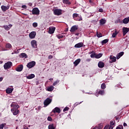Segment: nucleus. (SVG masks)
Returning <instances> with one entry per match:
<instances>
[{
  "mask_svg": "<svg viewBox=\"0 0 129 129\" xmlns=\"http://www.w3.org/2000/svg\"><path fill=\"white\" fill-rule=\"evenodd\" d=\"M12 66H13V62L11 61H8L4 65V69L5 70H8V69H10Z\"/></svg>",
  "mask_w": 129,
  "mask_h": 129,
  "instance_id": "obj_1",
  "label": "nucleus"
},
{
  "mask_svg": "<svg viewBox=\"0 0 129 129\" xmlns=\"http://www.w3.org/2000/svg\"><path fill=\"white\" fill-rule=\"evenodd\" d=\"M73 18L75 21H82V17L81 16L79 15L78 14L75 13L73 15Z\"/></svg>",
  "mask_w": 129,
  "mask_h": 129,
  "instance_id": "obj_2",
  "label": "nucleus"
},
{
  "mask_svg": "<svg viewBox=\"0 0 129 129\" xmlns=\"http://www.w3.org/2000/svg\"><path fill=\"white\" fill-rule=\"evenodd\" d=\"M53 14L55 16H61V15H62V10H61V9H55L53 11Z\"/></svg>",
  "mask_w": 129,
  "mask_h": 129,
  "instance_id": "obj_3",
  "label": "nucleus"
},
{
  "mask_svg": "<svg viewBox=\"0 0 129 129\" xmlns=\"http://www.w3.org/2000/svg\"><path fill=\"white\" fill-rule=\"evenodd\" d=\"M32 15H36L37 16H38V15H40V10H39V9L38 8H34L32 9Z\"/></svg>",
  "mask_w": 129,
  "mask_h": 129,
  "instance_id": "obj_4",
  "label": "nucleus"
},
{
  "mask_svg": "<svg viewBox=\"0 0 129 129\" xmlns=\"http://www.w3.org/2000/svg\"><path fill=\"white\" fill-rule=\"evenodd\" d=\"M51 102H52V99H50V98H47L44 101V105L45 107H46V106H48V105H49Z\"/></svg>",
  "mask_w": 129,
  "mask_h": 129,
  "instance_id": "obj_5",
  "label": "nucleus"
},
{
  "mask_svg": "<svg viewBox=\"0 0 129 129\" xmlns=\"http://www.w3.org/2000/svg\"><path fill=\"white\" fill-rule=\"evenodd\" d=\"M36 65V62L34 61H32L29 63H28L27 65V68H33V67H34V66Z\"/></svg>",
  "mask_w": 129,
  "mask_h": 129,
  "instance_id": "obj_6",
  "label": "nucleus"
},
{
  "mask_svg": "<svg viewBox=\"0 0 129 129\" xmlns=\"http://www.w3.org/2000/svg\"><path fill=\"white\" fill-rule=\"evenodd\" d=\"M11 107H12L11 109V112L14 111L15 110L18 109V108H20V106L18 104H14L13 103H12L11 105Z\"/></svg>",
  "mask_w": 129,
  "mask_h": 129,
  "instance_id": "obj_7",
  "label": "nucleus"
},
{
  "mask_svg": "<svg viewBox=\"0 0 129 129\" xmlns=\"http://www.w3.org/2000/svg\"><path fill=\"white\" fill-rule=\"evenodd\" d=\"M77 30H78V26L75 25L71 27L70 32L71 33H74V32H75V31H77Z\"/></svg>",
  "mask_w": 129,
  "mask_h": 129,
  "instance_id": "obj_8",
  "label": "nucleus"
},
{
  "mask_svg": "<svg viewBox=\"0 0 129 129\" xmlns=\"http://www.w3.org/2000/svg\"><path fill=\"white\" fill-rule=\"evenodd\" d=\"M123 36H125L129 32V28L126 27H123L122 28Z\"/></svg>",
  "mask_w": 129,
  "mask_h": 129,
  "instance_id": "obj_9",
  "label": "nucleus"
},
{
  "mask_svg": "<svg viewBox=\"0 0 129 129\" xmlns=\"http://www.w3.org/2000/svg\"><path fill=\"white\" fill-rule=\"evenodd\" d=\"M36 31H32L29 35V38L30 39H35V37H36Z\"/></svg>",
  "mask_w": 129,
  "mask_h": 129,
  "instance_id": "obj_10",
  "label": "nucleus"
},
{
  "mask_svg": "<svg viewBox=\"0 0 129 129\" xmlns=\"http://www.w3.org/2000/svg\"><path fill=\"white\" fill-rule=\"evenodd\" d=\"M31 45L32 48H37V41L33 40L31 41Z\"/></svg>",
  "mask_w": 129,
  "mask_h": 129,
  "instance_id": "obj_11",
  "label": "nucleus"
},
{
  "mask_svg": "<svg viewBox=\"0 0 129 129\" xmlns=\"http://www.w3.org/2000/svg\"><path fill=\"white\" fill-rule=\"evenodd\" d=\"M55 30H56V28L54 27H49L48 33L49 34H54V32H55Z\"/></svg>",
  "mask_w": 129,
  "mask_h": 129,
  "instance_id": "obj_12",
  "label": "nucleus"
},
{
  "mask_svg": "<svg viewBox=\"0 0 129 129\" xmlns=\"http://www.w3.org/2000/svg\"><path fill=\"white\" fill-rule=\"evenodd\" d=\"M52 112L54 113H56V112L60 113L61 112V110L58 107H56L52 110Z\"/></svg>",
  "mask_w": 129,
  "mask_h": 129,
  "instance_id": "obj_13",
  "label": "nucleus"
},
{
  "mask_svg": "<svg viewBox=\"0 0 129 129\" xmlns=\"http://www.w3.org/2000/svg\"><path fill=\"white\" fill-rule=\"evenodd\" d=\"M12 27H13V25L12 24H9L8 26L4 25L3 26V27L4 28V29H5L6 31H9V30H10V29H11V28H12Z\"/></svg>",
  "mask_w": 129,
  "mask_h": 129,
  "instance_id": "obj_14",
  "label": "nucleus"
},
{
  "mask_svg": "<svg viewBox=\"0 0 129 129\" xmlns=\"http://www.w3.org/2000/svg\"><path fill=\"white\" fill-rule=\"evenodd\" d=\"M83 45L84 44L83 42L78 43L75 45V48H82V47H83Z\"/></svg>",
  "mask_w": 129,
  "mask_h": 129,
  "instance_id": "obj_15",
  "label": "nucleus"
},
{
  "mask_svg": "<svg viewBox=\"0 0 129 129\" xmlns=\"http://www.w3.org/2000/svg\"><path fill=\"white\" fill-rule=\"evenodd\" d=\"M23 65L21 64V65H20L18 67H17L16 69V70L18 72H21V71H23Z\"/></svg>",
  "mask_w": 129,
  "mask_h": 129,
  "instance_id": "obj_16",
  "label": "nucleus"
},
{
  "mask_svg": "<svg viewBox=\"0 0 129 129\" xmlns=\"http://www.w3.org/2000/svg\"><path fill=\"white\" fill-rule=\"evenodd\" d=\"M14 90V88H8L6 89V93H8V94H10L13 92V91Z\"/></svg>",
  "mask_w": 129,
  "mask_h": 129,
  "instance_id": "obj_17",
  "label": "nucleus"
},
{
  "mask_svg": "<svg viewBox=\"0 0 129 129\" xmlns=\"http://www.w3.org/2000/svg\"><path fill=\"white\" fill-rule=\"evenodd\" d=\"M106 23V20L104 18L101 19L100 20V25H104Z\"/></svg>",
  "mask_w": 129,
  "mask_h": 129,
  "instance_id": "obj_18",
  "label": "nucleus"
},
{
  "mask_svg": "<svg viewBox=\"0 0 129 129\" xmlns=\"http://www.w3.org/2000/svg\"><path fill=\"white\" fill-rule=\"evenodd\" d=\"M1 9L3 12H6L7 10H9V7L8 6H1Z\"/></svg>",
  "mask_w": 129,
  "mask_h": 129,
  "instance_id": "obj_19",
  "label": "nucleus"
},
{
  "mask_svg": "<svg viewBox=\"0 0 129 129\" xmlns=\"http://www.w3.org/2000/svg\"><path fill=\"white\" fill-rule=\"evenodd\" d=\"M117 34H118V31H117V29H114V32L113 33L112 35V37L115 38Z\"/></svg>",
  "mask_w": 129,
  "mask_h": 129,
  "instance_id": "obj_20",
  "label": "nucleus"
},
{
  "mask_svg": "<svg viewBox=\"0 0 129 129\" xmlns=\"http://www.w3.org/2000/svg\"><path fill=\"white\" fill-rule=\"evenodd\" d=\"M98 66L99 68H103V67H104V63L103 62L100 61L98 64Z\"/></svg>",
  "mask_w": 129,
  "mask_h": 129,
  "instance_id": "obj_21",
  "label": "nucleus"
},
{
  "mask_svg": "<svg viewBox=\"0 0 129 129\" xmlns=\"http://www.w3.org/2000/svg\"><path fill=\"white\" fill-rule=\"evenodd\" d=\"M81 61V59L80 58H78L77 60H76L74 62L75 66H77V65H78V64L80 63Z\"/></svg>",
  "mask_w": 129,
  "mask_h": 129,
  "instance_id": "obj_22",
  "label": "nucleus"
},
{
  "mask_svg": "<svg viewBox=\"0 0 129 129\" xmlns=\"http://www.w3.org/2000/svg\"><path fill=\"white\" fill-rule=\"evenodd\" d=\"M123 54H124V53L122 51L118 53L116 55V59H119V58H120V57H121L123 55Z\"/></svg>",
  "mask_w": 129,
  "mask_h": 129,
  "instance_id": "obj_23",
  "label": "nucleus"
},
{
  "mask_svg": "<svg viewBox=\"0 0 129 129\" xmlns=\"http://www.w3.org/2000/svg\"><path fill=\"white\" fill-rule=\"evenodd\" d=\"M27 79H33V78H35V75L31 74L28 76L26 77Z\"/></svg>",
  "mask_w": 129,
  "mask_h": 129,
  "instance_id": "obj_24",
  "label": "nucleus"
},
{
  "mask_svg": "<svg viewBox=\"0 0 129 129\" xmlns=\"http://www.w3.org/2000/svg\"><path fill=\"white\" fill-rule=\"evenodd\" d=\"M11 112L13 113L14 115H17V114H19V113H20V110H19V109H16L13 110V111Z\"/></svg>",
  "mask_w": 129,
  "mask_h": 129,
  "instance_id": "obj_25",
  "label": "nucleus"
},
{
  "mask_svg": "<svg viewBox=\"0 0 129 129\" xmlns=\"http://www.w3.org/2000/svg\"><path fill=\"white\" fill-rule=\"evenodd\" d=\"M110 59L111 60L112 62H115L116 61V57L115 56H110Z\"/></svg>",
  "mask_w": 129,
  "mask_h": 129,
  "instance_id": "obj_26",
  "label": "nucleus"
},
{
  "mask_svg": "<svg viewBox=\"0 0 129 129\" xmlns=\"http://www.w3.org/2000/svg\"><path fill=\"white\" fill-rule=\"evenodd\" d=\"M63 3L66 5H71V2H69V0H62Z\"/></svg>",
  "mask_w": 129,
  "mask_h": 129,
  "instance_id": "obj_27",
  "label": "nucleus"
},
{
  "mask_svg": "<svg viewBox=\"0 0 129 129\" xmlns=\"http://www.w3.org/2000/svg\"><path fill=\"white\" fill-rule=\"evenodd\" d=\"M54 88L52 86H51L47 88V91H53V90H54Z\"/></svg>",
  "mask_w": 129,
  "mask_h": 129,
  "instance_id": "obj_28",
  "label": "nucleus"
},
{
  "mask_svg": "<svg viewBox=\"0 0 129 129\" xmlns=\"http://www.w3.org/2000/svg\"><path fill=\"white\" fill-rule=\"evenodd\" d=\"M101 57H102V53H99L95 55L96 59H99V58H101Z\"/></svg>",
  "mask_w": 129,
  "mask_h": 129,
  "instance_id": "obj_29",
  "label": "nucleus"
},
{
  "mask_svg": "<svg viewBox=\"0 0 129 129\" xmlns=\"http://www.w3.org/2000/svg\"><path fill=\"white\" fill-rule=\"evenodd\" d=\"M20 57L21 58H27V54L25 53H22L20 55Z\"/></svg>",
  "mask_w": 129,
  "mask_h": 129,
  "instance_id": "obj_30",
  "label": "nucleus"
},
{
  "mask_svg": "<svg viewBox=\"0 0 129 129\" xmlns=\"http://www.w3.org/2000/svg\"><path fill=\"white\" fill-rule=\"evenodd\" d=\"M48 129H55L53 124H51L48 125Z\"/></svg>",
  "mask_w": 129,
  "mask_h": 129,
  "instance_id": "obj_31",
  "label": "nucleus"
},
{
  "mask_svg": "<svg viewBox=\"0 0 129 129\" xmlns=\"http://www.w3.org/2000/svg\"><path fill=\"white\" fill-rule=\"evenodd\" d=\"M108 42V39H104V40H102L101 43L102 45H104V44H106Z\"/></svg>",
  "mask_w": 129,
  "mask_h": 129,
  "instance_id": "obj_32",
  "label": "nucleus"
},
{
  "mask_svg": "<svg viewBox=\"0 0 129 129\" xmlns=\"http://www.w3.org/2000/svg\"><path fill=\"white\" fill-rule=\"evenodd\" d=\"M101 88L102 89H105V88H106V85H105L104 83L102 84L101 85Z\"/></svg>",
  "mask_w": 129,
  "mask_h": 129,
  "instance_id": "obj_33",
  "label": "nucleus"
},
{
  "mask_svg": "<svg viewBox=\"0 0 129 129\" xmlns=\"http://www.w3.org/2000/svg\"><path fill=\"white\" fill-rule=\"evenodd\" d=\"M6 47L10 49V48H12V44L10 43H7L6 45Z\"/></svg>",
  "mask_w": 129,
  "mask_h": 129,
  "instance_id": "obj_34",
  "label": "nucleus"
},
{
  "mask_svg": "<svg viewBox=\"0 0 129 129\" xmlns=\"http://www.w3.org/2000/svg\"><path fill=\"white\" fill-rule=\"evenodd\" d=\"M97 37H98V38H101V37H102V34L100 32H97Z\"/></svg>",
  "mask_w": 129,
  "mask_h": 129,
  "instance_id": "obj_35",
  "label": "nucleus"
},
{
  "mask_svg": "<svg viewBox=\"0 0 129 129\" xmlns=\"http://www.w3.org/2000/svg\"><path fill=\"white\" fill-rule=\"evenodd\" d=\"M98 94H100L101 95H104V90H100L98 92Z\"/></svg>",
  "mask_w": 129,
  "mask_h": 129,
  "instance_id": "obj_36",
  "label": "nucleus"
},
{
  "mask_svg": "<svg viewBox=\"0 0 129 129\" xmlns=\"http://www.w3.org/2000/svg\"><path fill=\"white\" fill-rule=\"evenodd\" d=\"M59 82H60V81L57 80H56L55 82H54L53 83V86H55V85H57L58 83H59Z\"/></svg>",
  "mask_w": 129,
  "mask_h": 129,
  "instance_id": "obj_37",
  "label": "nucleus"
},
{
  "mask_svg": "<svg viewBox=\"0 0 129 129\" xmlns=\"http://www.w3.org/2000/svg\"><path fill=\"white\" fill-rule=\"evenodd\" d=\"M32 26L34 28H37V27H38V23L37 22H34L32 24Z\"/></svg>",
  "mask_w": 129,
  "mask_h": 129,
  "instance_id": "obj_38",
  "label": "nucleus"
},
{
  "mask_svg": "<svg viewBox=\"0 0 129 129\" xmlns=\"http://www.w3.org/2000/svg\"><path fill=\"white\" fill-rule=\"evenodd\" d=\"M5 125H6V123H2L0 124V129H4Z\"/></svg>",
  "mask_w": 129,
  "mask_h": 129,
  "instance_id": "obj_39",
  "label": "nucleus"
},
{
  "mask_svg": "<svg viewBox=\"0 0 129 129\" xmlns=\"http://www.w3.org/2000/svg\"><path fill=\"white\" fill-rule=\"evenodd\" d=\"M116 129H123V126L122 125H119L116 127Z\"/></svg>",
  "mask_w": 129,
  "mask_h": 129,
  "instance_id": "obj_40",
  "label": "nucleus"
},
{
  "mask_svg": "<svg viewBox=\"0 0 129 129\" xmlns=\"http://www.w3.org/2000/svg\"><path fill=\"white\" fill-rule=\"evenodd\" d=\"M115 123V122L114 121H111L110 124V125L112 126V125H114Z\"/></svg>",
  "mask_w": 129,
  "mask_h": 129,
  "instance_id": "obj_41",
  "label": "nucleus"
},
{
  "mask_svg": "<svg viewBox=\"0 0 129 129\" xmlns=\"http://www.w3.org/2000/svg\"><path fill=\"white\" fill-rule=\"evenodd\" d=\"M97 22V21L96 20H94L91 21V23H92L93 24H96Z\"/></svg>",
  "mask_w": 129,
  "mask_h": 129,
  "instance_id": "obj_42",
  "label": "nucleus"
},
{
  "mask_svg": "<svg viewBox=\"0 0 129 129\" xmlns=\"http://www.w3.org/2000/svg\"><path fill=\"white\" fill-rule=\"evenodd\" d=\"M69 110V107H66L63 109V111H67V110Z\"/></svg>",
  "mask_w": 129,
  "mask_h": 129,
  "instance_id": "obj_43",
  "label": "nucleus"
},
{
  "mask_svg": "<svg viewBox=\"0 0 129 129\" xmlns=\"http://www.w3.org/2000/svg\"><path fill=\"white\" fill-rule=\"evenodd\" d=\"M47 120H48V121H51L52 120V117H51V116H48L47 117Z\"/></svg>",
  "mask_w": 129,
  "mask_h": 129,
  "instance_id": "obj_44",
  "label": "nucleus"
},
{
  "mask_svg": "<svg viewBox=\"0 0 129 129\" xmlns=\"http://www.w3.org/2000/svg\"><path fill=\"white\" fill-rule=\"evenodd\" d=\"M99 12L100 13H103V9H102V8H100V9H99Z\"/></svg>",
  "mask_w": 129,
  "mask_h": 129,
  "instance_id": "obj_45",
  "label": "nucleus"
},
{
  "mask_svg": "<svg viewBox=\"0 0 129 129\" xmlns=\"http://www.w3.org/2000/svg\"><path fill=\"white\" fill-rule=\"evenodd\" d=\"M95 54H91V55H90V57H91V58H94V57H95Z\"/></svg>",
  "mask_w": 129,
  "mask_h": 129,
  "instance_id": "obj_46",
  "label": "nucleus"
},
{
  "mask_svg": "<svg viewBox=\"0 0 129 129\" xmlns=\"http://www.w3.org/2000/svg\"><path fill=\"white\" fill-rule=\"evenodd\" d=\"M22 9H27V6H26V5H23V6H22Z\"/></svg>",
  "mask_w": 129,
  "mask_h": 129,
  "instance_id": "obj_47",
  "label": "nucleus"
},
{
  "mask_svg": "<svg viewBox=\"0 0 129 129\" xmlns=\"http://www.w3.org/2000/svg\"><path fill=\"white\" fill-rule=\"evenodd\" d=\"M57 38L58 39H62V38H63V36L62 35H59L57 37Z\"/></svg>",
  "mask_w": 129,
  "mask_h": 129,
  "instance_id": "obj_48",
  "label": "nucleus"
},
{
  "mask_svg": "<svg viewBox=\"0 0 129 129\" xmlns=\"http://www.w3.org/2000/svg\"><path fill=\"white\" fill-rule=\"evenodd\" d=\"M113 126L110 125L108 127V129H113Z\"/></svg>",
  "mask_w": 129,
  "mask_h": 129,
  "instance_id": "obj_49",
  "label": "nucleus"
},
{
  "mask_svg": "<svg viewBox=\"0 0 129 129\" xmlns=\"http://www.w3.org/2000/svg\"><path fill=\"white\" fill-rule=\"evenodd\" d=\"M52 58H53L52 55H50L48 56V59H52Z\"/></svg>",
  "mask_w": 129,
  "mask_h": 129,
  "instance_id": "obj_50",
  "label": "nucleus"
},
{
  "mask_svg": "<svg viewBox=\"0 0 129 129\" xmlns=\"http://www.w3.org/2000/svg\"><path fill=\"white\" fill-rule=\"evenodd\" d=\"M108 128V125H106L104 128V129H107Z\"/></svg>",
  "mask_w": 129,
  "mask_h": 129,
  "instance_id": "obj_51",
  "label": "nucleus"
},
{
  "mask_svg": "<svg viewBox=\"0 0 129 129\" xmlns=\"http://www.w3.org/2000/svg\"><path fill=\"white\" fill-rule=\"evenodd\" d=\"M23 129H29V128L27 126L24 125Z\"/></svg>",
  "mask_w": 129,
  "mask_h": 129,
  "instance_id": "obj_52",
  "label": "nucleus"
},
{
  "mask_svg": "<svg viewBox=\"0 0 129 129\" xmlns=\"http://www.w3.org/2000/svg\"><path fill=\"white\" fill-rule=\"evenodd\" d=\"M28 6H29L30 7H32V3H28Z\"/></svg>",
  "mask_w": 129,
  "mask_h": 129,
  "instance_id": "obj_53",
  "label": "nucleus"
},
{
  "mask_svg": "<svg viewBox=\"0 0 129 129\" xmlns=\"http://www.w3.org/2000/svg\"><path fill=\"white\" fill-rule=\"evenodd\" d=\"M127 125V124H126V123H123V126H126Z\"/></svg>",
  "mask_w": 129,
  "mask_h": 129,
  "instance_id": "obj_54",
  "label": "nucleus"
},
{
  "mask_svg": "<svg viewBox=\"0 0 129 129\" xmlns=\"http://www.w3.org/2000/svg\"><path fill=\"white\" fill-rule=\"evenodd\" d=\"M4 79L3 77L0 78V82H2V81Z\"/></svg>",
  "mask_w": 129,
  "mask_h": 129,
  "instance_id": "obj_55",
  "label": "nucleus"
},
{
  "mask_svg": "<svg viewBox=\"0 0 129 129\" xmlns=\"http://www.w3.org/2000/svg\"><path fill=\"white\" fill-rule=\"evenodd\" d=\"M89 3H90V4H92V0H89Z\"/></svg>",
  "mask_w": 129,
  "mask_h": 129,
  "instance_id": "obj_56",
  "label": "nucleus"
},
{
  "mask_svg": "<svg viewBox=\"0 0 129 129\" xmlns=\"http://www.w3.org/2000/svg\"><path fill=\"white\" fill-rule=\"evenodd\" d=\"M76 36H78L79 35V33H75Z\"/></svg>",
  "mask_w": 129,
  "mask_h": 129,
  "instance_id": "obj_57",
  "label": "nucleus"
},
{
  "mask_svg": "<svg viewBox=\"0 0 129 129\" xmlns=\"http://www.w3.org/2000/svg\"><path fill=\"white\" fill-rule=\"evenodd\" d=\"M0 64H3V61H0Z\"/></svg>",
  "mask_w": 129,
  "mask_h": 129,
  "instance_id": "obj_58",
  "label": "nucleus"
},
{
  "mask_svg": "<svg viewBox=\"0 0 129 129\" xmlns=\"http://www.w3.org/2000/svg\"><path fill=\"white\" fill-rule=\"evenodd\" d=\"M49 80H53V79H49Z\"/></svg>",
  "mask_w": 129,
  "mask_h": 129,
  "instance_id": "obj_59",
  "label": "nucleus"
},
{
  "mask_svg": "<svg viewBox=\"0 0 129 129\" xmlns=\"http://www.w3.org/2000/svg\"><path fill=\"white\" fill-rule=\"evenodd\" d=\"M87 61H90V59H87Z\"/></svg>",
  "mask_w": 129,
  "mask_h": 129,
  "instance_id": "obj_60",
  "label": "nucleus"
},
{
  "mask_svg": "<svg viewBox=\"0 0 129 129\" xmlns=\"http://www.w3.org/2000/svg\"><path fill=\"white\" fill-rule=\"evenodd\" d=\"M82 102H80L79 104H80V103H82Z\"/></svg>",
  "mask_w": 129,
  "mask_h": 129,
  "instance_id": "obj_61",
  "label": "nucleus"
},
{
  "mask_svg": "<svg viewBox=\"0 0 129 129\" xmlns=\"http://www.w3.org/2000/svg\"><path fill=\"white\" fill-rule=\"evenodd\" d=\"M12 55H13V54H14V52H12Z\"/></svg>",
  "mask_w": 129,
  "mask_h": 129,
  "instance_id": "obj_62",
  "label": "nucleus"
},
{
  "mask_svg": "<svg viewBox=\"0 0 129 129\" xmlns=\"http://www.w3.org/2000/svg\"><path fill=\"white\" fill-rule=\"evenodd\" d=\"M0 6H1V3H0Z\"/></svg>",
  "mask_w": 129,
  "mask_h": 129,
  "instance_id": "obj_63",
  "label": "nucleus"
}]
</instances>
